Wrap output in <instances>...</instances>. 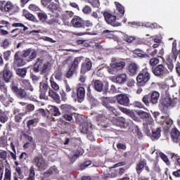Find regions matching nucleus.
I'll return each instance as SVG.
<instances>
[{
  "mask_svg": "<svg viewBox=\"0 0 180 180\" xmlns=\"http://www.w3.org/2000/svg\"><path fill=\"white\" fill-rule=\"evenodd\" d=\"M71 26L76 28L82 27L83 29H86V30H91V27L94 26V23L89 20H84L79 16H75L71 22Z\"/></svg>",
  "mask_w": 180,
  "mask_h": 180,
  "instance_id": "nucleus-1",
  "label": "nucleus"
},
{
  "mask_svg": "<svg viewBox=\"0 0 180 180\" xmlns=\"http://www.w3.org/2000/svg\"><path fill=\"white\" fill-rule=\"evenodd\" d=\"M169 107H167V106H163L161 108V112L162 113H163V116H162L161 119H163V124H165L163 130H165V131H168L169 130V128L171 127V126H172V124H174V121L172 120V119H171V117H169Z\"/></svg>",
  "mask_w": 180,
  "mask_h": 180,
  "instance_id": "nucleus-2",
  "label": "nucleus"
},
{
  "mask_svg": "<svg viewBox=\"0 0 180 180\" xmlns=\"http://www.w3.org/2000/svg\"><path fill=\"white\" fill-rule=\"evenodd\" d=\"M0 91L4 94L5 96H2L1 101L4 106H9L11 103H13V98L11 96V94H8V86L5 83L0 80Z\"/></svg>",
  "mask_w": 180,
  "mask_h": 180,
  "instance_id": "nucleus-3",
  "label": "nucleus"
},
{
  "mask_svg": "<svg viewBox=\"0 0 180 180\" xmlns=\"http://www.w3.org/2000/svg\"><path fill=\"white\" fill-rule=\"evenodd\" d=\"M159 99L160 93H158V91H153L148 95H145L142 98V101L146 106H150V103H152V105H157Z\"/></svg>",
  "mask_w": 180,
  "mask_h": 180,
  "instance_id": "nucleus-4",
  "label": "nucleus"
},
{
  "mask_svg": "<svg viewBox=\"0 0 180 180\" xmlns=\"http://www.w3.org/2000/svg\"><path fill=\"white\" fill-rule=\"evenodd\" d=\"M150 78V73L147 70H143L136 77V85L138 86H146Z\"/></svg>",
  "mask_w": 180,
  "mask_h": 180,
  "instance_id": "nucleus-5",
  "label": "nucleus"
},
{
  "mask_svg": "<svg viewBox=\"0 0 180 180\" xmlns=\"http://www.w3.org/2000/svg\"><path fill=\"white\" fill-rule=\"evenodd\" d=\"M151 70L153 74H154V75L158 78H164V77L169 74L168 69H167V68L162 64L152 67Z\"/></svg>",
  "mask_w": 180,
  "mask_h": 180,
  "instance_id": "nucleus-6",
  "label": "nucleus"
},
{
  "mask_svg": "<svg viewBox=\"0 0 180 180\" xmlns=\"http://www.w3.org/2000/svg\"><path fill=\"white\" fill-rule=\"evenodd\" d=\"M82 60H84V56H79L76 57L71 63V64L69 65L68 78H71L74 74H77V70H78L79 63H81Z\"/></svg>",
  "mask_w": 180,
  "mask_h": 180,
  "instance_id": "nucleus-7",
  "label": "nucleus"
},
{
  "mask_svg": "<svg viewBox=\"0 0 180 180\" xmlns=\"http://www.w3.org/2000/svg\"><path fill=\"white\" fill-rule=\"evenodd\" d=\"M33 161L38 171H46L49 168V163L41 157L37 156L34 158Z\"/></svg>",
  "mask_w": 180,
  "mask_h": 180,
  "instance_id": "nucleus-8",
  "label": "nucleus"
},
{
  "mask_svg": "<svg viewBox=\"0 0 180 180\" xmlns=\"http://www.w3.org/2000/svg\"><path fill=\"white\" fill-rule=\"evenodd\" d=\"M103 16L105 22H107L108 25L113 26V27H117L121 25L120 22H117V17L110 12L105 11L103 13Z\"/></svg>",
  "mask_w": 180,
  "mask_h": 180,
  "instance_id": "nucleus-9",
  "label": "nucleus"
},
{
  "mask_svg": "<svg viewBox=\"0 0 180 180\" xmlns=\"http://www.w3.org/2000/svg\"><path fill=\"white\" fill-rule=\"evenodd\" d=\"M50 89V86H49L48 82H41L39 83V98L44 99V101H47L49 99V97L46 95L47 94V91Z\"/></svg>",
  "mask_w": 180,
  "mask_h": 180,
  "instance_id": "nucleus-10",
  "label": "nucleus"
},
{
  "mask_svg": "<svg viewBox=\"0 0 180 180\" xmlns=\"http://www.w3.org/2000/svg\"><path fill=\"white\" fill-rule=\"evenodd\" d=\"M101 103L110 112H115V109L110 105V103H116V97H101Z\"/></svg>",
  "mask_w": 180,
  "mask_h": 180,
  "instance_id": "nucleus-11",
  "label": "nucleus"
},
{
  "mask_svg": "<svg viewBox=\"0 0 180 180\" xmlns=\"http://www.w3.org/2000/svg\"><path fill=\"white\" fill-rule=\"evenodd\" d=\"M138 115L141 117V119H143V126H148V124H153V123H154V120L151 117V114L146 111H139L138 112Z\"/></svg>",
  "mask_w": 180,
  "mask_h": 180,
  "instance_id": "nucleus-12",
  "label": "nucleus"
},
{
  "mask_svg": "<svg viewBox=\"0 0 180 180\" xmlns=\"http://www.w3.org/2000/svg\"><path fill=\"white\" fill-rule=\"evenodd\" d=\"M1 74L6 82H11V81H12V78H13V72H12V70H11V68H9L8 63L5 64L4 70L1 72Z\"/></svg>",
  "mask_w": 180,
  "mask_h": 180,
  "instance_id": "nucleus-13",
  "label": "nucleus"
},
{
  "mask_svg": "<svg viewBox=\"0 0 180 180\" xmlns=\"http://www.w3.org/2000/svg\"><path fill=\"white\" fill-rule=\"evenodd\" d=\"M12 89L18 99H27V92L26 90L22 88H18L16 86H13Z\"/></svg>",
  "mask_w": 180,
  "mask_h": 180,
  "instance_id": "nucleus-14",
  "label": "nucleus"
},
{
  "mask_svg": "<svg viewBox=\"0 0 180 180\" xmlns=\"http://www.w3.org/2000/svg\"><path fill=\"white\" fill-rule=\"evenodd\" d=\"M116 101L120 105L122 106H129L130 105V98L127 94H120L115 96V102Z\"/></svg>",
  "mask_w": 180,
  "mask_h": 180,
  "instance_id": "nucleus-15",
  "label": "nucleus"
},
{
  "mask_svg": "<svg viewBox=\"0 0 180 180\" xmlns=\"http://www.w3.org/2000/svg\"><path fill=\"white\" fill-rule=\"evenodd\" d=\"M92 68V61L91 59H88L84 63H82L81 69H80V74L82 75H85L86 72L91 71Z\"/></svg>",
  "mask_w": 180,
  "mask_h": 180,
  "instance_id": "nucleus-16",
  "label": "nucleus"
},
{
  "mask_svg": "<svg viewBox=\"0 0 180 180\" xmlns=\"http://www.w3.org/2000/svg\"><path fill=\"white\" fill-rule=\"evenodd\" d=\"M20 56H22V51H20L15 52L14 55L13 63L18 67H22V65L26 64V62H25L23 58H20Z\"/></svg>",
  "mask_w": 180,
  "mask_h": 180,
  "instance_id": "nucleus-17",
  "label": "nucleus"
},
{
  "mask_svg": "<svg viewBox=\"0 0 180 180\" xmlns=\"http://www.w3.org/2000/svg\"><path fill=\"white\" fill-rule=\"evenodd\" d=\"M110 67L111 68H112V70H115L116 71H120V70H123L124 68V67H126V62L124 61H113L112 63L110 64Z\"/></svg>",
  "mask_w": 180,
  "mask_h": 180,
  "instance_id": "nucleus-18",
  "label": "nucleus"
},
{
  "mask_svg": "<svg viewBox=\"0 0 180 180\" xmlns=\"http://www.w3.org/2000/svg\"><path fill=\"white\" fill-rule=\"evenodd\" d=\"M1 2L2 4L1 6H0V11H1V12H11L13 11V8H15V6H13L12 2L8 1L6 4L5 1H2Z\"/></svg>",
  "mask_w": 180,
  "mask_h": 180,
  "instance_id": "nucleus-19",
  "label": "nucleus"
},
{
  "mask_svg": "<svg viewBox=\"0 0 180 180\" xmlns=\"http://www.w3.org/2000/svg\"><path fill=\"white\" fill-rule=\"evenodd\" d=\"M146 165H147V160L146 159L139 160V162L136 165V171L137 175H141L143 169H144V167H146Z\"/></svg>",
  "mask_w": 180,
  "mask_h": 180,
  "instance_id": "nucleus-20",
  "label": "nucleus"
},
{
  "mask_svg": "<svg viewBox=\"0 0 180 180\" xmlns=\"http://www.w3.org/2000/svg\"><path fill=\"white\" fill-rule=\"evenodd\" d=\"M171 139L174 143H179L180 141V131L176 128H172L170 134Z\"/></svg>",
  "mask_w": 180,
  "mask_h": 180,
  "instance_id": "nucleus-21",
  "label": "nucleus"
},
{
  "mask_svg": "<svg viewBox=\"0 0 180 180\" xmlns=\"http://www.w3.org/2000/svg\"><path fill=\"white\" fill-rule=\"evenodd\" d=\"M139 65L136 63H130L127 67V72L130 77H134L137 74Z\"/></svg>",
  "mask_w": 180,
  "mask_h": 180,
  "instance_id": "nucleus-22",
  "label": "nucleus"
},
{
  "mask_svg": "<svg viewBox=\"0 0 180 180\" xmlns=\"http://www.w3.org/2000/svg\"><path fill=\"white\" fill-rule=\"evenodd\" d=\"M77 102L81 103L85 99V88L80 86L77 90Z\"/></svg>",
  "mask_w": 180,
  "mask_h": 180,
  "instance_id": "nucleus-23",
  "label": "nucleus"
},
{
  "mask_svg": "<svg viewBox=\"0 0 180 180\" xmlns=\"http://www.w3.org/2000/svg\"><path fill=\"white\" fill-rule=\"evenodd\" d=\"M13 115L15 116V122H17V123H20L22 117L25 116V112H20V109L19 108H14Z\"/></svg>",
  "mask_w": 180,
  "mask_h": 180,
  "instance_id": "nucleus-24",
  "label": "nucleus"
},
{
  "mask_svg": "<svg viewBox=\"0 0 180 180\" xmlns=\"http://www.w3.org/2000/svg\"><path fill=\"white\" fill-rule=\"evenodd\" d=\"M21 85L25 88V89H27V91H30L31 92L34 91V88H33V86L30 84V81L28 79H21Z\"/></svg>",
  "mask_w": 180,
  "mask_h": 180,
  "instance_id": "nucleus-25",
  "label": "nucleus"
},
{
  "mask_svg": "<svg viewBox=\"0 0 180 180\" xmlns=\"http://www.w3.org/2000/svg\"><path fill=\"white\" fill-rule=\"evenodd\" d=\"M162 106L169 107L172 105V98L169 96H166L160 99Z\"/></svg>",
  "mask_w": 180,
  "mask_h": 180,
  "instance_id": "nucleus-26",
  "label": "nucleus"
},
{
  "mask_svg": "<svg viewBox=\"0 0 180 180\" xmlns=\"http://www.w3.org/2000/svg\"><path fill=\"white\" fill-rule=\"evenodd\" d=\"M96 120L98 121V126H101V127H104L106 129V127H109V124L106 122V120H105V117L103 115H98L96 117Z\"/></svg>",
  "mask_w": 180,
  "mask_h": 180,
  "instance_id": "nucleus-27",
  "label": "nucleus"
},
{
  "mask_svg": "<svg viewBox=\"0 0 180 180\" xmlns=\"http://www.w3.org/2000/svg\"><path fill=\"white\" fill-rule=\"evenodd\" d=\"M161 137V127H158L156 129H152L151 140H158Z\"/></svg>",
  "mask_w": 180,
  "mask_h": 180,
  "instance_id": "nucleus-28",
  "label": "nucleus"
},
{
  "mask_svg": "<svg viewBox=\"0 0 180 180\" xmlns=\"http://www.w3.org/2000/svg\"><path fill=\"white\" fill-rule=\"evenodd\" d=\"M94 88L97 92H102V89H103V82L101 80H94Z\"/></svg>",
  "mask_w": 180,
  "mask_h": 180,
  "instance_id": "nucleus-29",
  "label": "nucleus"
},
{
  "mask_svg": "<svg viewBox=\"0 0 180 180\" xmlns=\"http://www.w3.org/2000/svg\"><path fill=\"white\" fill-rule=\"evenodd\" d=\"M57 172H58V169H57V167H52L44 173V178H49L50 175H54L57 174Z\"/></svg>",
  "mask_w": 180,
  "mask_h": 180,
  "instance_id": "nucleus-30",
  "label": "nucleus"
},
{
  "mask_svg": "<svg viewBox=\"0 0 180 180\" xmlns=\"http://www.w3.org/2000/svg\"><path fill=\"white\" fill-rule=\"evenodd\" d=\"M49 95L56 103H60V96L56 91H53V89L49 90Z\"/></svg>",
  "mask_w": 180,
  "mask_h": 180,
  "instance_id": "nucleus-31",
  "label": "nucleus"
},
{
  "mask_svg": "<svg viewBox=\"0 0 180 180\" xmlns=\"http://www.w3.org/2000/svg\"><path fill=\"white\" fill-rule=\"evenodd\" d=\"M115 81L117 84H124V82L127 81V75L126 74L118 75L115 78Z\"/></svg>",
  "mask_w": 180,
  "mask_h": 180,
  "instance_id": "nucleus-32",
  "label": "nucleus"
},
{
  "mask_svg": "<svg viewBox=\"0 0 180 180\" xmlns=\"http://www.w3.org/2000/svg\"><path fill=\"white\" fill-rule=\"evenodd\" d=\"M43 65H44L43 60L38 59V60L34 65L33 70L35 72H39V71L40 72L41 70V68L43 67Z\"/></svg>",
  "mask_w": 180,
  "mask_h": 180,
  "instance_id": "nucleus-33",
  "label": "nucleus"
},
{
  "mask_svg": "<svg viewBox=\"0 0 180 180\" xmlns=\"http://www.w3.org/2000/svg\"><path fill=\"white\" fill-rule=\"evenodd\" d=\"M178 49H176V43L173 42L172 49V60H176L178 58Z\"/></svg>",
  "mask_w": 180,
  "mask_h": 180,
  "instance_id": "nucleus-34",
  "label": "nucleus"
},
{
  "mask_svg": "<svg viewBox=\"0 0 180 180\" xmlns=\"http://www.w3.org/2000/svg\"><path fill=\"white\" fill-rule=\"evenodd\" d=\"M47 9L50 11V12H52V13H54V12H57V11L60 12V10L58 4H56L54 3H51V4H49L47 7Z\"/></svg>",
  "mask_w": 180,
  "mask_h": 180,
  "instance_id": "nucleus-35",
  "label": "nucleus"
},
{
  "mask_svg": "<svg viewBox=\"0 0 180 180\" xmlns=\"http://www.w3.org/2000/svg\"><path fill=\"white\" fill-rule=\"evenodd\" d=\"M16 74L17 75H18V77H21V78H25L26 77V74H27V68L17 69Z\"/></svg>",
  "mask_w": 180,
  "mask_h": 180,
  "instance_id": "nucleus-36",
  "label": "nucleus"
},
{
  "mask_svg": "<svg viewBox=\"0 0 180 180\" xmlns=\"http://www.w3.org/2000/svg\"><path fill=\"white\" fill-rule=\"evenodd\" d=\"M0 122L1 123H6L8 122V116L5 114V111L2 109V107L0 105Z\"/></svg>",
  "mask_w": 180,
  "mask_h": 180,
  "instance_id": "nucleus-37",
  "label": "nucleus"
},
{
  "mask_svg": "<svg viewBox=\"0 0 180 180\" xmlns=\"http://www.w3.org/2000/svg\"><path fill=\"white\" fill-rule=\"evenodd\" d=\"M49 72H50V68L49 67V63H44V65H42V68H41L40 74L41 75H47Z\"/></svg>",
  "mask_w": 180,
  "mask_h": 180,
  "instance_id": "nucleus-38",
  "label": "nucleus"
},
{
  "mask_svg": "<svg viewBox=\"0 0 180 180\" xmlns=\"http://www.w3.org/2000/svg\"><path fill=\"white\" fill-rule=\"evenodd\" d=\"M36 172L34 171V167L32 166L30 168V172L28 174V177L26 180H34L36 179Z\"/></svg>",
  "mask_w": 180,
  "mask_h": 180,
  "instance_id": "nucleus-39",
  "label": "nucleus"
},
{
  "mask_svg": "<svg viewBox=\"0 0 180 180\" xmlns=\"http://www.w3.org/2000/svg\"><path fill=\"white\" fill-rule=\"evenodd\" d=\"M80 130L81 133H83L84 134H88V133L89 132V125L88 124V123L84 122L82 124Z\"/></svg>",
  "mask_w": 180,
  "mask_h": 180,
  "instance_id": "nucleus-40",
  "label": "nucleus"
},
{
  "mask_svg": "<svg viewBox=\"0 0 180 180\" xmlns=\"http://www.w3.org/2000/svg\"><path fill=\"white\" fill-rule=\"evenodd\" d=\"M115 5L116 6L117 11H119L122 16H124V7L117 1L115 2Z\"/></svg>",
  "mask_w": 180,
  "mask_h": 180,
  "instance_id": "nucleus-41",
  "label": "nucleus"
},
{
  "mask_svg": "<svg viewBox=\"0 0 180 180\" xmlns=\"http://www.w3.org/2000/svg\"><path fill=\"white\" fill-rule=\"evenodd\" d=\"M51 86L54 91H58L60 89V86L56 82H54V77L53 76L50 78Z\"/></svg>",
  "mask_w": 180,
  "mask_h": 180,
  "instance_id": "nucleus-42",
  "label": "nucleus"
},
{
  "mask_svg": "<svg viewBox=\"0 0 180 180\" xmlns=\"http://www.w3.org/2000/svg\"><path fill=\"white\" fill-rule=\"evenodd\" d=\"M50 110H51V113H52L53 116H60V115H61L60 110L58 109V108L56 106L51 105Z\"/></svg>",
  "mask_w": 180,
  "mask_h": 180,
  "instance_id": "nucleus-43",
  "label": "nucleus"
},
{
  "mask_svg": "<svg viewBox=\"0 0 180 180\" xmlns=\"http://www.w3.org/2000/svg\"><path fill=\"white\" fill-rule=\"evenodd\" d=\"M135 56H137L138 57H140V58H147L150 57L148 54H144L141 53V50L136 49L134 51Z\"/></svg>",
  "mask_w": 180,
  "mask_h": 180,
  "instance_id": "nucleus-44",
  "label": "nucleus"
},
{
  "mask_svg": "<svg viewBox=\"0 0 180 180\" xmlns=\"http://www.w3.org/2000/svg\"><path fill=\"white\" fill-rule=\"evenodd\" d=\"M37 16L41 22H43V23L47 20V14L44 12L37 13Z\"/></svg>",
  "mask_w": 180,
  "mask_h": 180,
  "instance_id": "nucleus-45",
  "label": "nucleus"
},
{
  "mask_svg": "<svg viewBox=\"0 0 180 180\" xmlns=\"http://www.w3.org/2000/svg\"><path fill=\"white\" fill-rule=\"evenodd\" d=\"M52 77H54L58 81H61L63 79V72H61V70H56Z\"/></svg>",
  "mask_w": 180,
  "mask_h": 180,
  "instance_id": "nucleus-46",
  "label": "nucleus"
},
{
  "mask_svg": "<svg viewBox=\"0 0 180 180\" xmlns=\"http://www.w3.org/2000/svg\"><path fill=\"white\" fill-rule=\"evenodd\" d=\"M92 165V161L91 160H87L86 162H84L83 164L79 165V169L82 171H84V169H85V168H88V167H89V165Z\"/></svg>",
  "mask_w": 180,
  "mask_h": 180,
  "instance_id": "nucleus-47",
  "label": "nucleus"
},
{
  "mask_svg": "<svg viewBox=\"0 0 180 180\" xmlns=\"http://www.w3.org/2000/svg\"><path fill=\"white\" fill-rule=\"evenodd\" d=\"M11 176H12V172H11V169L6 168L4 180H11Z\"/></svg>",
  "mask_w": 180,
  "mask_h": 180,
  "instance_id": "nucleus-48",
  "label": "nucleus"
},
{
  "mask_svg": "<svg viewBox=\"0 0 180 180\" xmlns=\"http://www.w3.org/2000/svg\"><path fill=\"white\" fill-rule=\"evenodd\" d=\"M160 63V59L157 58H152L149 61V64L151 67H157V64Z\"/></svg>",
  "mask_w": 180,
  "mask_h": 180,
  "instance_id": "nucleus-49",
  "label": "nucleus"
},
{
  "mask_svg": "<svg viewBox=\"0 0 180 180\" xmlns=\"http://www.w3.org/2000/svg\"><path fill=\"white\" fill-rule=\"evenodd\" d=\"M25 16L28 20H31L32 22H37V19L36 18V17H34V15H33V14L30 13H25Z\"/></svg>",
  "mask_w": 180,
  "mask_h": 180,
  "instance_id": "nucleus-50",
  "label": "nucleus"
},
{
  "mask_svg": "<svg viewBox=\"0 0 180 180\" xmlns=\"http://www.w3.org/2000/svg\"><path fill=\"white\" fill-rule=\"evenodd\" d=\"M11 44L12 41H11V39H6L2 42L1 47H3V49H8V47H9V46H11Z\"/></svg>",
  "mask_w": 180,
  "mask_h": 180,
  "instance_id": "nucleus-51",
  "label": "nucleus"
},
{
  "mask_svg": "<svg viewBox=\"0 0 180 180\" xmlns=\"http://www.w3.org/2000/svg\"><path fill=\"white\" fill-rule=\"evenodd\" d=\"M79 158V153H74L70 157V164H74L77 160Z\"/></svg>",
  "mask_w": 180,
  "mask_h": 180,
  "instance_id": "nucleus-52",
  "label": "nucleus"
},
{
  "mask_svg": "<svg viewBox=\"0 0 180 180\" xmlns=\"http://www.w3.org/2000/svg\"><path fill=\"white\" fill-rule=\"evenodd\" d=\"M15 171L18 174V179H23V178H25V176L23 175V172H22V169L20 168V167H15Z\"/></svg>",
  "mask_w": 180,
  "mask_h": 180,
  "instance_id": "nucleus-53",
  "label": "nucleus"
},
{
  "mask_svg": "<svg viewBox=\"0 0 180 180\" xmlns=\"http://www.w3.org/2000/svg\"><path fill=\"white\" fill-rule=\"evenodd\" d=\"M112 33H113V32L108 30H105L104 31H103V35L108 37V39H112V37H113Z\"/></svg>",
  "mask_w": 180,
  "mask_h": 180,
  "instance_id": "nucleus-54",
  "label": "nucleus"
},
{
  "mask_svg": "<svg viewBox=\"0 0 180 180\" xmlns=\"http://www.w3.org/2000/svg\"><path fill=\"white\" fill-rule=\"evenodd\" d=\"M93 8H99V0H88Z\"/></svg>",
  "mask_w": 180,
  "mask_h": 180,
  "instance_id": "nucleus-55",
  "label": "nucleus"
},
{
  "mask_svg": "<svg viewBox=\"0 0 180 180\" xmlns=\"http://www.w3.org/2000/svg\"><path fill=\"white\" fill-rule=\"evenodd\" d=\"M30 54V55L28 59L27 60V61H32V60H34V58L37 56V52H36V51L31 50V52Z\"/></svg>",
  "mask_w": 180,
  "mask_h": 180,
  "instance_id": "nucleus-56",
  "label": "nucleus"
},
{
  "mask_svg": "<svg viewBox=\"0 0 180 180\" xmlns=\"http://www.w3.org/2000/svg\"><path fill=\"white\" fill-rule=\"evenodd\" d=\"M128 116H129V117H131V119H133V120H135V122H139V120H140V118H139V117H137L136 115V113H134V112L133 111H129V114H128Z\"/></svg>",
  "mask_w": 180,
  "mask_h": 180,
  "instance_id": "nucleus-57",
  "label": "nucleus"
},
{
  "mask_svg": "<svg viewBox=\"0 0 180 180\" xmlns=\"http://www.w3.org/2000/svg\"><path fill=\"white\" fill-rule=\"evenodd\" d=\"M135 39H136V37L134 36L127 35L124 37V41H127V43H131V41H133Z\"/></svg>",
  "mask_w": 180,
  "mask_h": 180,
  "instance_id": "nucleus-58",
  "label": "nucleus"
},
{
  "mask_svg": "<svg viewBox=\"0 0 180 180\" xmlns=\"http://www.w3.org/2000/svg\"><path fill=\"white\" fill-rule=\"evenodd\" d=\"M29 9L33 12H39V11H40V8L34 4H30L29 6Z\"/></svg>",
  "mask_w": 180,
  "mask_h": 180,
  "instance_id": "nucleus-59",
  "label": "nucleus"
},
{
  "mask_svg": "<svg viewBox=\"0 0 180 180\" xmlns=\"http://www.w3.org/2000/svg\"><path fill=\"white\" fill-rule=\"evenodd\" d=\"M11 51H7L4 52L3 57L6 61L9 60V57H11Z\"/></svg>",
  "mask_w": 180,
  "mask_h": 180,
  "instance_id": "nucleus-60",
  "label": "nucleus"
},
{
  "mask_svg": "<svg viewBox=\"0 0 180 180\" xmlns=\"http://www.w3.org/2000/svg\"><path fill=\"white\" fill-rule=\"evenodd\" d=\"M166 64L169 71H172V70H174V61H172V60H169Z\"/></svg>",
  "mask_w": 180,
  "mask_h": 180,
  "instance_id": "nucleus-61",
  "label": "nucleus"
},
{
  "mask_svg": "<svg viewBox=\"0 0 180 180\" xmlns=\"http://www.w3.org/2000/svg\"><path fill=\"white\" fill-rule=\"evenodd\" d=\"M30 53H32V49H27L23 51L22 53H21L22 57L26 58L28 56H30Z\"/></svg>",
  "mask_w": 180,
  "mask_h": 180,
  "instance_id": "nucleus-62",
  "label": "nucleus"
},
{
  "mask_svg": "<svg viewBox=\"0 0 180 180\" xmlns=\"http://www.w3.org/2000/svg\"><path fill=\"white\" fill-rule=\"evenodd\" d=\"M135 84H136V80L133 79H129L127 82V86H129V88H131V86H134Z\"/></svg>",
  "mask_w": 180,
  "mask_h": 180,
  "instance_id": "nucleus-63",
  "label": "nucleus"
},
{
  "mask_svg": "<svg viewBox=\"0 0 180 180\" xmlns=\"http://www.w3.org/2000/svg\"><path fill=\"white\" fill-rule=\"evenodd\" d=\"M82 12L86 14L91 13V12H92V9L91 8V7H89V6H86L83 8Z\"/></svg>",
  "mask_w": 180,
  "mask_h": 180,
  "instance_id": "nucleus-64",
  "label": "nucleus"
}]
</instances>
